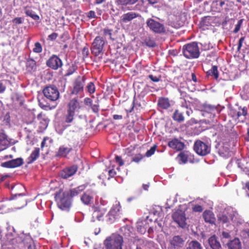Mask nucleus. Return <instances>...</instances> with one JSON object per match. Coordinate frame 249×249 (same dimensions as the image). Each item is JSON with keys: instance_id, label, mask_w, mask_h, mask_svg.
<instances>
[{"instance_id": "16", "label": "nucleus", "mask_w": 249, "mask_h": 249, "mask_svg": "<svg viewBox=\"0 0 249 249\" xmlns=\"http://www.w3.org/2000/svg\"><path fill=\"white\" fill-rule=\"evenodd\" d=\"M227 4L223 0H216L213 1L212 4V7L214 11L220 12L224 9L226 8Z\"/></svg>"}, {"instance_id": "39", "label": "nucleus", "mask_w": 249, "mask_h": 249, "mask_svg": "<svg viewBox=\"0 0 249 249\" xmlns=\"http://www.w3.org/2000/svg\"><path fill=\"white\" fill-rule=\"evenodd\" d=\"M9 81L7 80H0V93L4 92L6 89V86Z\"/></svg>"}, {"instance_id": "7", "label": "nucleus", "mask_w": 249, "mask_h": 249, "mask_svg": "<svg viewBox=\"0 0 249 249\" xmlns=\"http://www.w3.org/2000/svg\"><path fill=\"white\" fill-rule=\"evenodd\" d=\"M194 149L198 155L201 156H205L211 151L210 146L201 141H196L195 142Z\"/></svg>"}, {"instance_id": "28", "label": "nucleus", "mask_w": 249, "mask_h": 249, "mask_svg": "<svg viewBox=\"0 0 249 249\" xmlns=\"http://www.w3.org/2000/svg\"><path fill=\"white\" fill-rule=\"evenodd\" d=\"M38 102L39 107L44 110H51L54 108L56 105L50 107V105L46 102L43 98L40 99V97H38Z\"/></svg>"}, {"instance_id": "15", "label": "nucleus", "mask_w": 249, "mask_h": 249, "mask_svg": "<svg viewBox=\"0 0 249 249\" xmlns=\"http://www.w3.org/2000/svg\"><path fill=\"white\" fill-rule=\"evenodd\" d=\"M23 163V159L19 158L4 162L1 164V166L6 168H15L21 165Z\"/></svg>"}, {"instance_id": "59", "label": "nucleus", "mask_w": 249, "mask_h": 249, "mask_svg": "<svg viewBox=\"0 0 249 249\" xmlns=\"http://www.w3.org/2000/svg\"><path fill=\"white\" fill-rule=\"evenodd\" d=\"M62 38H64V39L63 40V41H65L66 40H67L69 39L68 37V34L67 33H64L61 36Z\"/></svg>"}, {"instance_id": "63", "label": "nucleus", "mask_w": 249, "mask_h": 249, "mask_svg": "<svg viewBox=\"0 0 249 249\" xmlns=\"http://www.w3.org/2000/svg\"><path fill=\"white\" fill-rule=\"evenodd\" d=\"M92 109L95 112H97L98 111V106L97 105H92Z\"/></svg>"}, {"instance_id": "30", "label": "nucleus", "mask_w": 249, "mask_h": 249, "mask_svg": "<svg viewBox=\"0 0 249 249\" xmlns=\"http://www.w3.org/2000/svg\"><path fill=\"white\" fill-rule=\"evenodd\" d=\"M230 249H241V243L237 238L234 239L229 244Z\"/></svg>"}, {"instance_id": "42", "label": "nucleus", "mask_w": 249, "mask_h": 249, "mask_svg": "<svg viewBox=\"0 0 249 249\" xmlns=\"http://www.w3.org/2000/svg\"><path fill=\"white\" fill-rule=\"evenodd\" d=\"M87 89H88V91L90 94L93 93L95 90V87L94 84L92 82H89L87 86Z\"/></svg>"}, {"instance_id": "13", "label": "nucleus", "mask_w": 249, "mask_h": 249, "mask_svg": "<svg viewBox=\"0 0 249 249\" xmlns=\"http://www.w3.org/2000/svg\"><path fill=\"white\" fill-rule=\"evenodd\" d=\"M140 17L141 16L139 13L131 11L122 15L120 17V21L122 24H126L137 18Z\"/></svg>"}, {"instance_id": "34", "label": "nucleus", "mask_w": 249, "mask_h": 249, "mask_svg": "<svg viewBox=\"0 0 249 249\" xmlns=\"http://www.w3.org/2000/svg\"><path fill=\"white\" fill-rule=\"evenodd\" d=\"M74 115L75 113L68 109L65 116V122L67 123H71L73 120Z\"/></svg>"}, {"instance_id": "44", "label": "nucleus", "mask_w": 249, "mask_h": 249, "mask_svg": "<svg viewBox=\"0 0 249 249\" xmlns=\"http://www.w3.org/2000/svg\"><path fill=\"white\" fill-rule=\"evenodd\" d=\"M42 49L41 44L39 42H36L35 44V48L33 49V51L36 53H39L42 52Z\"/></svg>"}, {"instance_id": "27", "label": "nucleus", "mask_w": 249, "mask_h": 249, "mask_svg": "<svg viewBox=\"0 0 249 249\" xmlns=\"http://www.w3.org/2000/svg\"><path fill=\"white\" fill-rule=\"evenodd\" d=\"M121 206L119 202H116V204L113 206L110 211L109 212V215H113V218L114 216H117L119 214Z\"/></svg>"}, {"instance_id": "49", "label": "nucleus", "mask_w": 249, "mask_h": 249, "mask_svg": "<svg viewBox=\"0 0 249 249\" xmlns=\"http://www.w3.org/2000/svg\"><path fill=\"white\" fill-rule=\"evenodd\" d=\"M178 156L179 157L180 160L182 162L186 163L187 161V157L185 154L183 153H180L178 155Z\"/></svg>"}, {"instance_id": "6", "label": "nucleus", "mask_w": 249, "mask_h": 249, "mask_svg": "<svg viewBox=\"0 0 249 249\" xmlns=\"http://www.w3.org/2000/svg\"><path fill=\"white\" fill-rule=\"evenodd\" d=\"M43 93L45 97L51 101H56L59 98V92L54 86L46 87L44 89Z\"/></svg>"}, {"instance_id": "52", "label": "nucleus", "mask_w": 249, "mask_h": 249, "mask_svg": "<svg viewBox=\"0 0 249 249\" xmlns=\"http://www.w3.org/2000/svg\"><path fill=\"white\" fill-rule=\"evenodd\" d=\"M115 160H116V162L119 163V166H122L124 165V162L123 160H122L121 157L118 156H116Z\"/></svg>"}, {"instance_id": "29", "label": "nucleus", "mask_w": 249, "mask_h": 249, "mask_svg": "<svg viewBox=\"0 0 249 249\" xmlns=\"http://www.w3.org/2000/svg\"><path fill=\"white\" fill-rule=\"evenodd\" d=\"M174 121L178 123L183 122L184 121V117L182 112H180L178 109H176L172 116Z\"/></svg>"}, {"instance_id": "60", "label": "nucleus", "mask_w": 249, "mask_h": 249, "mask_svg": "<svg viewBox=\"0 0 249 249\" xmlns=\"http://www.w3.org/2000/svg\"><path fill=\"white\" fill-rule=\"evenodd\" d=\"M108 174L110 177H113L116 174V172L114 171V169H111L108 171Z\"/></svg>"}, {"instance_id": "61", "label": "nucleus", "mask_w": 249, "mask_h": 249, "mask_svg": "<svg viewBox=\"0 0 249 249\" xmlns=\"http://www.w3.org/2000/svg\"><path fill=\"white\" fill-rule=\"evenodd\" d=\"M48 138L47 137H45L42 142H41V148H43V147H44L45 145H46V141L47 140H48Z\"/></svg>"}, {"instance_id": "18", "label": "nucleus", "mask_w": 249, "mask_h": 249, "mask_svg": "<svg viewBox=\"0 0 249 249\" xmlns=\"http://www.w3.org/2000/svg\"><path fill=\"white\" fill-rule=\"evenodd\" d=\"M71 150V147H68L64 145H62L59 147L56 153V156L59 157H66Z\"/></svg>"}, {"instance_id": "5", "label": "nucleus", "mask_w": 249, "mask_h": 249, "mask_svg": "<svg viewBox=\"0 0 249 249\" xmlns=\"http://www.w3.org/2000/svg\"><path fill=\"white\" fill-rule=\"evenodd\" d=\"M146 24L150 30L156 34H162L166 32L164 25L152 18H148Z\"/></svg>"}, {"instance_id": "21", "label": "nucleus", "mask_w": 249, "mask_h": 249, "mask_svg": "<svg viewBox=\"0 0 249 249\" xmlns=\"http://www.w3.org/2000/svg\"><path fill=\"white\" fill-rule=\"evenodd\" d=\"M9 144V142L7 140V136L3 133L0 134V151L6 149Z\"/></svg>"}, {"instance_id": "36", "label": "nucleus", "mask_w": 249, "mask_h": 249, "mask_svg": "<svg viewBox=\"0 0 249 249\" xmlns=\"http://www.w3.org/2000/svg\"><path fill=\"white\" fill-rule=\"evenodd\" d=\"M26 67L30 71L35 70L36 67V62L32 59H29L26 61Z\"/></svg>"}, {"instance_id": "41", "label": "nucleus", "mask_w": 249, "mask_h": 249, "mask_svg": "<svg viewBox=\"0 0 249 249\" xmlns=\"http://www.w3.org/2000/svg\"><path fill=\"white\" fill-rule=\"evenodd\" d=\"M243 22V19H239L237 23L235 25L234 29L233 31V33L236 34L239 32Z\"/></svg>"}, {"instance_id": "46", "label": "nucleus", "mask_w": 249, "mask_h": 249, "mask_svg": "<svg viewBox=\"0 0 249 249\" xmlns=\"http://www.w3.org/2000/svg\"><path fill=\"white\" fill-rule=\"evenodd\" d=\"M103 33L105 36H108L110 39H113L112 38V30L106 28L104 29Z\"/></svg>"}, {"instance_id": "8", "label": "nucleus", "mask_w": 249, "mask_h": 249, "mask_svg": "<svg viewBox=\"0 0 249 249\" xmlns=\"http://www.w3.org/2000/svg\"><path fill=\"white\" fill-rule=\"evenodd\" d=\"M172 218L175 222L181 228H185L186 226V218L184 212L178 210L172 214Z\"/></svg>"}, {"instance_id": "43", "label": "nucleus", "mask_w": 249, "mask_h": 249, "mask_svg": "<svg viewBox=\"0 0 249 249\" xmlns=\"http://www.w3.org/2000/svg\"><path fill=\"white\" fill-rule=\"evenodd\" d=\"M157 146L156 145L153 146L148 150L145 153V156L147 157H149L153 155L156 151Z\"/></svg>"}, {"instance_id": "50", "label": "nucleus", "mask_w": 249, "mask_h": 249, "mask_svg": "<svg viewBox=\"0 0 249 249\" xmlns=\"http://www.w3.org/2000/svg\"><path fill=\"white\" fill-rule=\"evenodd\" d=\"M193 210L196 212H201L203 211V208L200 205H195L193 208Z\"/></svg>"}, {"instance_id": "35", "label": "nucleus", "mask_w": 249, "mask_h": 249, "mask_svg": "<svg viewBox=\"0 0 249 249\" xmlns=\"http://www.w3.org/2000/svg\"><path fill=\"white\" fill-rule=\"evenodd\" d=\"M26 15L29 17H30L35 20H38L39 19V17L35 14L31 9H26L25 11Z\"/></svg>"}, {"instance_id": "10", "label": "nucleus", "mask_w": 249, "mask_h": 249, "mask_svg": "<svg viewBox=\"0 0 249 249\" xmlns=\"http://www.w3.org/2000/svg\"><path fill=\"white\" fill-rule=\"evenodd\" d=\"M184 240L179 235L174 236L170 239L168 245V249H180L184 244Z\"/></svg>"}, {"instance_id": "17", "label": "nucleus", "mask_w": 249, "mask_h": 249, "mask_svg": "<svg viewBox=\"0 0 249 249\" xmlns=\"http://www.w3.org/2000/svg\"><path fill=\"white\" fill-rule=\"evenodd\" d=\"M168 146L178 151L182 150L184 147V144L179 141L177 139H174V140L169 141L168 142Z\"/></svg>"}, {"instance_id": "54", "label": "nucleus", "mask_w": 249, "mask_h": 249, "mask_svg": "<svg viewBox=\"0 0 249 249\" xmlns=\"http://www.w3.org/2000/svg\"><path fill=\"white\" fill-rule=\"evenodd\" d=\"M189 102H187L186 100H183L181 104V107L186 109L188 108Z\"/></svg>"}, {"instance_id": "32", "label": "nucleus", "mask_w": 249, "mask_h": 249, "mask_svg": "<svg viewBox=\"0 0 249 249\" xmlns=\"http://www.w3.org/2000/svg\"><path fill=\"white\" fill-rule=\"evenodd\" d=\"M106 212V211L105 209L100 210L98 208H96L93 213V217H96L99 220H100L102 216Z\"/></svg>"}, {"instance_id": "57", "label": "nucleus", "mask_w": 249, "mask_h": 249, "mask_svg": "<svg viewBox=\"0 0 249 249\" xmlns=\"http://www.w3.org/2000/svg\"><path fill=\"white\" fill-rule=\"evenodd\" d=\"M222 236L223 238H225L226 239H229L231 237L229 233L226 231H223L222 232Z\"/></svg>"}, {"instance_id": "4", "label": "nucleus", "mask_w": 249, "mask_h": 249, "mask_svg": "<svg viewBox=\"0 0 249 249\" xmlns=\"http://www.w3.org/2000/svg\"><path fill=\"white\" fill-rule=\"evenodd\" d=\"M105 44V40L100 36H96L94 39L91 47V53L95 56L103 53V48Z\"/></svg>"}, {"instance_id": "58", "label": "nucleus", "mask_w": 249, "mask_h": 249, "mask_svg": "<svg viewBox=\"0 0 249 249\" xmlns=\"http://www.w3.org/2000/svg\"><path fill=\"white\" fill-rule=\"evenodd\" d=\"M148 77L153 82H158L159 81V79L157 77L154 76L153 75L150 74Z\"/></svg>"}, {"instance_id": "24", "label": "nucleus", "mask_w": 249, "mask_h": 249, "mask_svg": "<svg viewBox=\"0 0 249 249\" xmlns=\"http://www.w3.org/2000/svg\"><path fill=\"white\" fill-rule=\"evenodd\" d=\"M203 218L205 222L213 224L215 221L213 213L210 211H206L203 214Z\"/></svg>"}, {"instance_id": "1", "label": "nucleus", "mask_w": 249, "mask_h": 249, "mask_svg": "<svg viewBox=\"0 0 249 249\" xmlns=\"http://www.w3.org/2000/svg\"><path fill=\"white\" fill-rule=\"evenodd\" d=\"M55 198L57 205L60 209L65 211L69 210L71 204V199L68 192L57 193Z\"/></svg>"}, {"instance_id": "47", "label": "nucleus", "mask_w": 249, "mask_h": 249, "mask_svg": "<svg viewBox=\"0 0 249 249\" xmlns=\"http://www.w3.org/2000/svg\"><path fill=\"white\" fill-rule=\"evenodd\" d=\"M143 156L141 154H136L133 157L132 161L136 162H139L143 158Z\"/></svg>"}, {"instance_id": "38", "label": "nucleus", "mask_w": 249, "mask_h": 249, "mask_svg": "<svg viewBox=\"0 0 249 249\" xmlns=\"http://www.w3.org/2000/svg\"><path fill=\"white\" fill-rule=\"evenodd\" d=\"M139 0H118L119 4L122 5H132L137 2Z\"/></svg>"}, {"instance_id": "62", "label": "nucleus", "mask_w": 249, "mask_h": 249, "mask_svg": "<svg viewBox=\"0 0 249 249\" xmlns=\"http://www.w3.org/2000/svg\"><path fill=\"white\" fill-rule=\"evenodd\" d=\"M113 118L114 120H121L123 118V116L119 115H114Z\"/></svg>"}, {"instance_id": "26", "label": "nucleus", "mask_w": 249, "mask_h": 249, "mask_svg": "<svg viewBox=\"0 0 249 249\" xmlns=\"http://www.w3.org/2000/svg\"><path fill=\"white\" fill-rule=\"evenodd\" d=\"M93 198V195L90 194L89 191H87L81 197L82 202L85 205H89L92 201Z\"/></svg>"}, {"instance_id": "55", "label": "nucleus", "mask_w": 249, "mask_h": 249, "mask_svg": "<svg viewBox=\"0 0 249 249\" xmlns=\"http://www.w3.org/2000/svg\"><path fill=\"white\" fill-rule=\"evenodd\" d=\"M13 22L17 24H19L22 23V20L21 18H16L13 20Z\"/></svg>"}, {"instance_id": "31", "label": "nucleus", "mask_w": 249, "mask_h": 249, "mask_svg": "<svg viewBox=\"0 0 249 249\" xmlns=\"http://www.w3.org/2000/svg\"><path fill=\"white\" fill-rule=\"evenodd\" d=\"M186 249H203V248L198 242L193 240L188 244Z\"/></svg>"}, {"instance_id": "22", "label": "nucleus", "mask_w": 249, "mask_h": 249, "mask_svg": "<svg viewBox=\"0 0 249 249\" xmlns=\"http://www.w3.org/2000/svg\"><path fill=\"white\" fill-rule=\"evenodd\" d=\"M210 246L212 249H220L221 245L217 240L215 235H213L208 240Z\"/></svg>"}, {"instance_id": "9", "label": "nucleus", "mask_w": 249, "mask_h": 249, "mask_svg": "<svg viewBox=\"0 0 249 249\" xmlns=\"http://www.w3.org/2000/svg\"><path fill=\"white\" fill-rule=\"evenodd\" d=\"M85 82V78L84 76L77 77L73 83L71 93L77 94L82 93L83 91Z\"/></svg>"}, {"instance_id": "64", "label": "nucleus", "mask_w": 249, "mask_h": 249, "mask_svg": "<svg viewBox=\"0 0 249 249\" xmlns=\"http://www.w3.org/2000/svg\"><path fill=\"white\" fill-rule=\"evenodd\" d=\"M107 216H108V220L111 222L115 220L116 216H114V218H113V215H109V213H108L107 214Z\"/></svg>"}, {"instance_id": "2", "label": "nucleus", "mask_w": 249, "mask_h": 249, "mask_svg": "<svg viewBox=\"0 0 249 249\" xmlns=\"http://www.w3.org/2000/svg\"><path fill=\"white\" fill-rule=\"evenodd\" d=\"M123 237L118 234H113L104 241L106 249H122Z\"/></svg>"}, {"instance_id": "23", "label": "nucleus", "mask_w": 249, "mask_h": 249, "mask_svg": "<svg viewBox=\"0 0 249 249\" xmlns=\"http://www.w3.org/2000/svg\"><path fill=\"white\" fill-rule=\"evenodd\" d=\"M86 184H83L80 185L75 188L70 190V191L68 192L69 193L70 198L71 199L72 197L77 196L86 188Z\"/></svg>"}, {"instance_id": "3", "label": "nucleus", "mask_w": 249, "mask_h": 249, "mask_svg": "<svg viewBox=\"0 0 249 249\" xmlns=\"http://www.w3.org/2000/svg\"><path fill=\"white\" fill-rule=\"evenodd\" d=\"M182 51L184 56L187 58H196L200 55L198 45L195 42L183 46Z\"/></svg>"}, {"instance_id": "53", "label": "nucleus", "mask_w": 249, "mask_h": 249, "mask_svg": "<svg viewBox=\"0 0 249 249\" xmlns=\"http://www.w3.org/2000/svg\"><path fill=\"white\" fill-rule=\"evenodd\" d=\"M57 36H58L57 34H56L55 33H53L48 36V38L49 39H50L51 40H54L56 38Z\"/></svg>"}, {"instance_id": "51", "label": "nucleus", "mask_w": 249, "mask_h": 249, "mask_svg": "<svg viewBox=\"0 0 249 249\" xmlns=\"http://www.w3.org/2000/svg\"><path fill=\"white\" fill-rule=\"evenodd\" d=\"M245 36H243L240 38V39L239 40V42H238V47H237L238 51H239L240 50V49L242 46L243 42L245 40Z\"/></svg>"}, {"instance_id": "25", "label": "nucleus", "mask_w": 249, "mask_h": 249, "mask_svg": "<svg viewBox=\"0 0 249 249\" xmlns=\"http://www.w3.org/2000/svg\"><path fill=\"white\" fill-rule=\"evenodd\" d=\"M39 156V148H36L27 159V163L31 164L35 161Z\"/></svg>"}, {"instance_id": "48", "label": "nucleus", "mask_w": 249, "mask_h": 249, "mask_svg": "<svg viewBox=\"0 0 249 249\" xmlns=\"http://www.w3.org/2000/svg\"><path fill=\"white\" fill-rule=\"evenodd\" d=\"M218 220L223 223H226L228 221V218L224 215H219L218 217Z\"/></svg>"}, {"instance_id": "12", "label": "nucleus", "mask_w": 249, "mask_h": 249, "mask_svg": "<svg viewBox=\"0 0 249 249\" xmlns=\"http://www.w3.org/2000/svg\"><path fill=\"white\" fill-rule=\"evenodd\" d=\"M78 170V167L76 165L67 167L64 168L60 173V177L64 179H67L74 175Z\"/></svg>"}, {"instance_id": "45", "label": "nucleus", "mask_w": 249, "mask_h": 249, "mask_svg": "<svg viewBox=\"0 0 249 249\" xmlns=\"http://www.w3.org/2000/svg\"><path fill=\"white\" fill-rule=\"evenodd\" d=\"M75 70H76V68H75V66L72 65V66H70V68H69V69L67 70V72L66 73L65 76H70V75L73 73L75 71Z\"/></svg>"}, {"instance_id": "37", "label": "nucleus", "mask_w": 249, "mask_h": 249, "mask_svg": "<svg viewBox=\"0 0 249 249\" xmlns=\"http://www.w3.org/2000/svg\"><path fill=\"white\" fill-rule=\"evenodd\" d=\"M207 73L209 75H213L215 79H217L218 77L217 67L216 66H213L212 69Z\"/></svg>"}, {"instance_id": "40", "label": "nucleus", "mask_w": 249, "mask_h": 249, "mask_svg": "<svg viewBox=\"0 0 249 249\" xmlns=\"http://www.w3.org/2000/svg\"><path fill=\"white\" fill-rule=\"evenodd\" d=\"M144 43L149 47H153L155 46V41L149 37L144 39Z\"/></svg>"}, {"instance_id": "14", "label": "nucleus", "mask_w": 249, "mask_h": 249, "mask_svg": "<svg viewBox=\"0 0 249 249\" xmlns=\"http://www.w3.org/2000/svg\"><path fill=\"white\" fill-rule=\"evenodd\" d=\"M62 64V60L55 55L52 56L47 62V65L53 70L61 68Z\"/></svg>"}, {"instance_id": "56", "label": "nucleus", "mask_w": 249, "mask_h": 249, "mask_svg": "<svg viewBox=\"0 0 249 249\" xmlns=\"http://www.w3.org/2000/svg\"><path fill=\"white\" fill-rule=\"evenodd\" d=\"M88 17L89 18H95L96 15L95 12L93 11H90L88 14Z\"/></svg>"}, {"instance_id": "20", "label": "nucleus", "mask_w": 249, "mask_h": 249, "mask_svg": "<svg viewBox=\"0 0 249 249\" xmlns=\"http://www.w3.org/2000/svg\"><path fill=\"white\" fill-rule=\"evenodd\" d=\"M172 101H169L168 98L161 97L158 100V106L162 109H168L172 105Z\"/></svg>"}, {"instance_id": "19", "label": "nucleus", "mask_w": 249, "mask_h": 249, "mask_svg": "<svg viewBox=\"0 0 249 249\" xmlns=\"http://www.w3.org/2000/svg\"><path fill=\"white\" fill-rule=\"evenodd\" d=\"M80 107V103L76 98L71 99L68 104V109L71 111L75 112L77 111Z\"/></svg>"}, {"instance_id": "11", "label": "nucleus", "mask_w": 249, "mask_h": 249, "mask_svg": "<svg viewBox=\"0 0 249 249\" xmlns=\"http://www.w3.org/2000/svg\"><path fill=\"white\" fill-rule=\"evenodd\" d=\"M200 107L202 115L208 118L213 117L214 112L216 110L214 106L207 104H203Z\"/></svg>"}, {"instance_id": "33", "label": "nucleus", "mask_w": 249, "mask_h": 249, "mask_svg": "<svg viewBox=\"0 0 249 249\" xmlns=\"http://www.w3.org/2000/svg\"><path fill=\"white\" fill-rule=\"evenodd\" d=\"M247 112L248 110L246 107L239 108V111L237 112L236 115L237 119H239L240 117L243 116L244 117V119L242 120V121H243V120L245 119L246 116L247 114Z\"/></svg>"}]
</instances>
